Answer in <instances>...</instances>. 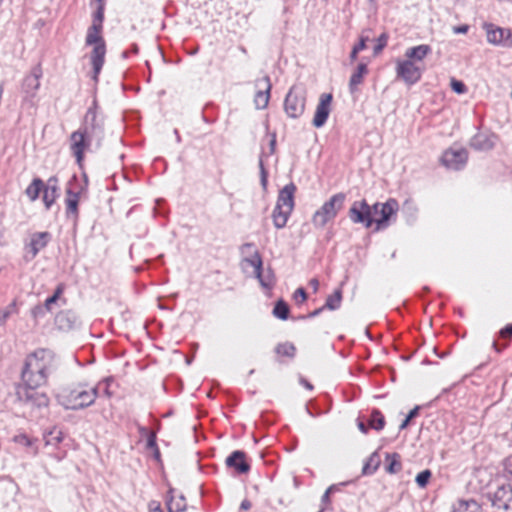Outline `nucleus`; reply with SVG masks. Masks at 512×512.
I'll return each instance as SVG.
<instances>
[{"mask_svg": "<svg viewBox=\"0 0 512 512\" xmlns=\"http://www.w3.org/2000/svg\"><path fill=\"white\" fill-rule=\"evenodd\" d=\"M399 204L390 198L386 202H376L370 206L366 200L355 201L349 209V218L355 224H363L366 228L376 225V230H382L395 220Z\"/></svg>", "mask_w": 512, "mask_h": 512, "instance_id": "1", "label": "nucleus"}, {"mask_svg": "<svg viewBox=\"0 0 512 512\" xmlns=\"http://www.w3.org/2000/svg\"><path fill=\"white\" fill-rule=\"evenodd\" d=\"M431 53V47L426 44L410 47L405 51V59H396L395 72L397 78L408 85L417 83L425 71L423 60Z\"/></svg>", "mask_w": 512, "mask_h": 512, "instance_id": "2", "label": "nucleus"}, {"mask_svg": "<svg viewBox=\"0 0 512 512\" xmlns=\"http://www.w3.org/2000/svg\"><path fill=\"white\" fill-rule=\"evenodd\" d=\"M104 7L105 4H98L97 9L93 15L92 25L88 28L85 44L87 46H93L90 53V63L93 69V80H98L102 67L105 62L106 55V44L102 37V23L104 20Z\"/></svg>", "mask_w": 512, "mask_h": 512, "instance_id": "3", "label": "nucleus"}, {"mask_svg": "<svg viewBox=\"0 0 512 512\" xmlns=\"http://www.w3.org/2000/svg\"><path fill=\"white\" fill-rule=\"evenodd\" d=\"M98 396L99 387L76 383L63 389L58 395V400L66 409L80 410L93 405Z\"/></svg>", "mask_w": 512, "mask_h": 512, "instance_id": "4", "label": "nucleus"}, {"mask_svg": "<svg viewBox=\"0 0 512 512\" xmlns=\"http://www.w3.org/2000/svg\"><path fill=\"white\" fill-rule=\"evenodd\" d=\"M97 108V102L94 100L77 131L95 142L96 147H100L104 138V119L98 114Z\"/></svg>", "mask_w": 512, "mask_h": 512, "instance_id": "5", "label": "nucleus"}, {"mask_svg": "<svg viewBox=\"0 0 512 512\" xmlns=\"http://www.w3.org/2000/svg\"><path fill=\"white\" fill-rule=\"evenodd\" d=\"M346 195L337 193L326 201L313 215L312 223L315 227L322 228L327 222L334 219L342 209Z\"/></svg>", "mask_w": 512, "mask_h": 512, "instance_id": "6", "label": "nucleus"}, {"mask_svg": "<svg viewBox=\"0 0 512 512\" xmlns=\"http://www.w3.org/2000/svg\"><path fill=\"white\" fill-rule=\"evenodd\" d=\"M42 77V70L40 66L32 68L22 83V103L23 108H34L37 104V92L40 88V78Z\"/></svg>", "mask_w": 512, "mask_h": 512, "instance_id": "7", "label": "nucleus"}, {"mask_svg": "<svg viewBox=\"0 0 512 512\" xmlns=\"http://www.w3.org/2000/svg\"><path fill=\"white\" fill-rule=\"evenodd\" d=\"M306 90L302 86L294 85L290 88L284 101V110L288 117L296 119L305 110Z\"/></svg>", "mask_w": 512, "mask_h": 512, "instance_id": "8", "label": "nucleus"}, {"mask_svg": "<svg viewBox=\"0 0 512 512\" xmlns=\"http://www.w3.org/2000/svg\"><path fill=\"white\" fill-rule=\"evenodd\" d=\"M54 361V354L47 349H38L34 353L28 355L25 364L29 369H35L42 374L49 376Z\"/></svg>", "mask_w": 512, "mask_h": 512, "instance_id": "9", "label": "nucleus"}, {"mask_svg": "<svg viewBox=\"0 0 512 512\" xmlns=\"http://www.w3.org/2000/svg\"><path fill=\"white\" fill-rule=\"evenodd\" d=\"M93 144H95V142L77 130L70 135L69 148L71 154L75 157L76 162L80 167L83 164L85 152L89 151Z\"/></svg>", "mask_w": 512, "mask_h": 512, "instance_id": "10", "label": "nucleus"}, {"mask_svg": "<svg viewBox=\"0 0 512 512\" xmlns=\"http://www.w3.org/2000/svg\"><path fill=\"white\" fill-rule=\"evenodd\" d=\"M38 388L39 387L19 385L16 390V395L22 402L29 403L37 407H46L49 404V398L45 393L37 391Z\"/></svg>", "mask_w": 512, "mask_h": 512, "instance_id": "11", "label": "nucleus"}, {"mask_svg": "<svg viewBox=\"0 0 512 512\" xmlns=\"http://www.w3.org/2000/svg\"><path fill=\"white\" fill-rule=\"evenodd\" d=\"M249 267L252 269L251 273L259 280L263 287L269 288L273 285L272 275L270 273L263 274L262 272V259L257 251L251 257L243 260V269L248 271Z\"/></svg>", "mask_w": 512, "mask_h": 512, "instance_id": "12", "label": "nucleus"}, {"mask_svg": "<svg viewBox=\"0 0 512 512\" xmlns=\"http://www.w3.org/2000/svg\"><path fill=\"white\" fill-rule=\"evenodd\" d=\"M468 159V152L464 148H449L442 157L441 161L445 167L452 170L462 169Z\"/></svg>", "mask_w": 512, "mask_h": 512, "instance_id": "13", "label": "nucleus"}, {"mask_svg": "<svg viewBox=\"0 0 512 512\" xmlns=\"http://www.w3.org/2000/svg\"><path fill=\"white\" fill-rule=\"evenodd\" d=\"M494 512H512V488L500 487L492 497Z\"/></svg>", "mask_w": 512, "mask_h": 512, "instance_id": "14", "label": "nucleus"}, {"mask_svg": "<svg viewBox=\"0 0 512 512\" xmlns=\"http://www.w3.org/2000/svg\"><path fill=\"white\" fill-rule=\"evenodd\" d=\"M331 103H332V94H329V93L321 94L319 103L317 104L314 118L312 121L313 125L316 128H320L326 123V121L329 117V114L331 112Z\"/></svg>", "mask_w": 512, "mask_h": 512, "instance_id": "15", "label": "nucleus"}, {"mask_svg": "<svg viewBox=\"0 0 512 512\" xmlns=\"http://www.w3.org/2000/svg\"><path fill=\"white\" fill-rule=\"evenodd\" d=\"M487 41L494 45L512 46V33L509 29L495 27L493 24L485 26Z\"/></svg>", "mask_w": 512, "mask_h": 512, "instance_id": "16", "label": "nucleus"}, {"mask_svg": "<svg viewBox=\"0 0 512 512\" xmlns=\"http://www.w3.org/2000/svg\"><path fill=\"white\" fill-rule=\"evenodd\" d=\"M258 91L254 97V103L257 109H264L267 107L270 99L271 82L269 76H264L256 81Z\"/></svg>", "mask_w": 512, "mask_h": 512, "instance_id": "17", "label": "nucleus"}, {"mask_svg": "<svg viewBox=\"0 0 512 512\" xmlns=\"http://www.w3.org/2000/svg\"><path fill=\"white\" fill-rule=\"evenodd\" d=\"M50 239L51 236L48 232H37L32 234L28 244V252L25 256L27 260L34 259L37 254L47 246Z\"/></svg>", "mask_w": 512, "mask_h": 512, "instance_id": "18", "label": "nucleus"}, {"mask_svg": "<svg viewBox=\"0 0 512 512\" xmlns=\"http://www.w3.org/2000/svg\"><path fill=\"white\" fill-rule=\"evenodd\" d=\"M22 383L20 385H27L28 387H42L47 383L48 377L35 369H29L25 364L22 371Z\"/></svg>", "mask_w": 512, "mask_h": 512, "instance_id": "19", "label": "nucleus"}, {"mask_svg": "<svg viewBox=\"0 0 512 512\" xmlns=\"http://www.w3.org/2000/svg\"><path fill=\"white\" fill-rule=\"evenodd\" d=\"M77 315L71 310L59 312L55 317V324L59 330L69 331L76 327Z\"/></svg>", "mask_w": 512, "mask_h": 512, "instance_id": "20", "label": "nucleus"}, {"mask_svg": "<svg viewBox=\"0 0 512 512\" xmlns=\"http://www.w3.org/2000/svg\"><path fill=\"white\" fill-rule=\"evenodd\" d=\"M296 186L293 183L285 185L278 194L276 206L283 208L294 209V194Z\"/></svg>", "mask_w": 512, "mask_h": 512, "instance_id": "21", "label": "nucleus"}, {"mask_svg": "<svg viewBox=\"0 0 512 512\" xmlns=\"http://www.w3.org/2000/svg\"><path fill=\"white\" fill-rule=\"evenodd\" d=\"M496 136L485 133L476 134L470 141V145L475 150L487 151L495 146Z\"/></svg>", "mask_w": 512, "mask_h": 512, "instance_id": "22", "label": "nucleus"}, {"mask_svg": "<svg viewBox=\"0 0 512 512\" xmlns=\"http://www.w3.org/2000/svg\"><path fill=\"white\" fill-rule=\"evenodd\" d=\"M226 465L235 468L239 473H247L250 469L249 464L245 461V453L242 451H234L226 458Z\"/></svg>", "mask_w": 512, "mask_h": 512, "instance_id": "23", "label": "nucleus"}, {"mask_svg": "<svg viewBox=\"0 0 512 512\" xmlns=\"http://www.w3.org/2000/svg\"><path fill=\"white\" fill-rule=\"evenodd\" d=\"M293 210L276 206L272 212V220L275 228L282 229L286 226L287 221Z\"/></svg>", "mask_w": 512, "mask_h": 512, "instance_id": "24", "label": "nucleus"}, {"mask_svg": "<svg viewBox=\"0 0 512 512\" xmlns=\"http://www.w3.org/2000/svg\"><path fill=\"white\" fill-rule=\"evenodd\" d=\"M80 191L74 192L70 187L66 190V211L67 214H78V203H79Z\"/></svg>", "mask_w": 512, "mask_h": 512, "instance_id": "25", "label": "nucleus"}, {"mask_svg": "<svg viewBox=\"0 0 512 512\" xmlns=\"http://www.w3.org/2000/svg\"><path fill=\"white\" fill-rule=\"evenodd\" d=\"M367 72V65L360 63L357 67V70L350 77L349 88L351 92H354L357 89V86L362 83L363 78Z\"/></svg>", "mask_w": 512, "mask_h": 512, "instance_id": "26", "label": "nucleus"}, {"mask_svg": "<svg viewBox=\"0 0 512 512\" xmlns=\"http://www.w3.org/2000/svg\"><path fill=\"white\" fill-rule=\"evenodd\" d=\"M44 188V182L40 178H35L26 188L25 194L31 201H35Z\"/></svg>", "mask_w": 512, "mask_h": 512, "instance_id": "27", "label": "nucleus"}, {"mask_svg": "<svg viewBox=\"0 0 512 512\" xmlns=\"http://www.w3.org/2000/svg\"><path fill=\"white\" fill-rule=\"evenodd\" d=\"M42 192L45 207L46 209H50V207L53 205V203L58 197V187L44 185Z\"/></svg>", "mask_w": 512, "mask_h": 512, "instance_id": "28", "label": "nucleus"}, {"mask_svg": "<svg viewBox=\"0 0 512 512\" xmlns=\"http://www.w3.org/2000/svg\"><path fill=\"white\" fill-rule=\"evenodd\" d=\"M169 512H184L186 509L185 498L180 495L178 497L171 496L167 502Z\"/></svg>", "mask_w": 512, "mask_h": 512, "instance_id": "29", "label": "nucleus"}, {"mask_svg": "<svg viewBox=\"0 0 512 512\" xmlns=\"http://www.w3.org/2000/svg\"><path fill=\"white\" fill-rule=\"evenodd\" d=\"M385 418L379 410H373L369 418V426L377 431L384 428Z\"/></svg>", "mask_w": 512, "mask_h": 512, "instance_id": "30", "label": "nucleus"}, {"mask_svg": "<svg viewBox=\"0 0 512 512\" xmlns=\"http://www.w3.org/2000/svg\"><path fill=\"white\" fill-rule=\"evenodd\" d=\"M342 300V292L340 289H337L332 295H329L326 299V302L323 308L329 310H336L340 307Z\"/></svg>", "mask_w": 512, "mask_h": 512, "instance_id": "31", "label": "nucleus"}, {"mask_svg": "<svg viewBox=\"0 0 512 512\" xmlns=\"http://www.w3.org/2000/svg\"><path fill=\"white\" fill-rule=\"evenodd\" d=\"M386 459L389 461V464L386 468V471L390 474L398 473L401 468L400 455L397 453L387 454Z\"/></svg>", "mask_w": 512, "mask_h": 512, "instance_id": "32", "label": "nucleus"}, {"mask_svg": "<svg viewBox=\"0 0 512 512\" xmlns=\"http://www.w3.org/2000/svg\"><path fill=\"white\" fill-rule=\"evenodd\" d=\"M273 315L281 320H287L289 316V306L283 300L277 301L273 309Z\"/></svg>", "mask_w": 512, "mask_h": 512, "instance_id": "33", "label": "nucleus"}, {"mask_svg": "<svg viewBox=\"0 0 512 512\" xmlns=\"http://www.w3.org/2000/svg\"><path fill=\"white\" fill-rule=\"evenodd\" d=\"M453 512H480V507L475 501H461Z\"/></svg>", "mask_w": 512, "mask_h": 512, "instance_id": "34", "label": "nucleus"}, {"mask_svg": "<svg viewBox=\"0 0 512 512\" xmlns=\"http://www.w3.org/2000/svg\"><path fill=\"white\" fill-rule=\"evenodd\" d=\"M141 432L147 435L146 447L148 449L154 450L155 457L158 458L160 454L156 444V434L154 432L147 431L145 428H141Z\"/></svg>", "mask_w": 512, "mask_h": 512, "instance_id": "35", "label": "nucleus"}, {"mask_svg": "<svg viewBox=\"0 0 512 512\" xmlns=\"http://www.w3.org/2000/svg\"><path fill=\"white\" fill-rule=\"evenodd\" d=\"M16 302L13 301L8 306L0 310V326H3L7 319L14 313H16Z\"/></svg>", "mask_w": 512, "mask_h": 512, "instance_id": "36", "label": "nucleus"}, {"mask_svg": "<svg viewBox=\"0 0 512 512\" xmlns=\"http://www.w3.org/2000/svg\"><path fill=\"white\" fill-rule=\"evenodd\" d=\"M276 353L283 356L292 357L295 353V347L291 343H282L277 345Z\"/></svg>", "mask_w": 512, "mask_h": 512, "instance_id": "37", "label": "nucleus"}, {"mask_svg": "<svg viewBox=\"0 0 512 512\" xmlns=\"http://www.w3.org/2000/svg\"><path fill=\"white\" fill-rule=\"evenodd\" d=\"M111 382L112 379L108 377L99 381L94 387H99V393L102 392L107 398H110L112 396V393L109 389Z\"/></svg>", "mask_w": 512, "mask_h": 512, "instance_id": "38", "label": "nucleus"}, {"mask_svg": "<svg viewBox=\"0 0 512 512\" xmlns=\"http://www.w3.org/2000/svg\"><path fill=\"white\" fill-rule=\"evenodd\" d=\"M431 471L426 469V470H423L421 471L417 476H416V483L419 487L423 488L427 485V483L429 482V479L431 478Z\"/></svg>", "mask_w": 512, "mask_h": 512, "instance_id": "39", "label": "nucleus"}, {"mask_svg": "<svg viewBox=\"0 0 512 512\" xmlns=\"http://www.w3.org/2000/svg\"><path fill=\"white\" fill-rule=\"evenodd\" d=\"M450 86L451 89L457 94H463L467 91L466 85L462 81L456 80L454 78L451 79Z\"/></svg>", "mask_w": 512, "mask_h": 512, "instance_id": "40", "label": "nucleus"}, {"mask_svg": "<svg viewBox=\"0 0 512 512\" xmlns=\"http://www.w3.org/2000/svg\"><path fill=\"white\" fill-rule=\"evenodd\" d=\"M419 409V406H416L409 412V414L406 416V418L400 425L401 430L405 429L408 426L409 422L418 415Z\"/></svg>", "mask_w": 512, "mask_h": 512, "instance_id": "41", "label": "nucleus"}, {"mask_svg": "<svg viewBox=\"0 0 512 512\" xmlns=\"http://www.w3.org/2000/svg\"><path fill=\"white\" fill-rule=\"evenodd\" d=\"M293 298L298 304H301L307 299V294L305 290L300 287L294 292Z\"/></svg>", "mask_w": 512, "mask_h": 512, "instance_id": "42", "label": "nucleus"}, {"mask_svg": "<svg viewBox=\"0 0 512 512\" xmlns=\"http://www.w3.org/2000/svg\"><path fill=\"white\" fill-rule=\"evenodd\" d=\"M259 167H260V172H261V184L265 188L266 185H267V176H268V174H267L266 169L264 168L262 157H260V160H259Z\"/></svg>", "mask_w": 512, "mask_h": 512, "instance_id": "43", "label": "nucleus"}, {"mask_svg": "<svg viewBox=\"0 0 512 512\" xmlns=\"http://www.w3.org/2000/svg\"><path fill=\"white\" fill-rule=\"evenodd\" d=\"M14 442L25 446H30L32 444V441L25 434L15 436Z\"/></svg>", "mask_w": 512, "mask_h": 512, "instance_id": "44", "label": "nucleus"}, {"mask_svg": "<svg viewBox=\"0 0 512 512\" xmlns=\"http://www.w3.org/2000/svg\"><path fill=\"white\" fill-rule=\"evenodd\" d=\"M386 44H387V36H386V34H382L378 38V44L375 46L374 52L377 54L386 46Z\"/></svg>", "mask_w": 512, "mask_h": 512, "instance_id": "45", "label": "nucleus"}, {"mask_svg": "<svg viewBox=\"0 0 512 512\" xmlns=\"http://www.w3.org/2000/svg\"><path fill=\"white\" fill-rule=\"evenodd\" d=\"M500 336L502 338H510L512 336V324L506 325L501 331Z\"/></svg>", "mask_w": 512, "mask_h": 512, "instance_id": "46", "label": "nucleus"}, {"mask_svg": "<svg viewBox=\"0 0 512 512\" xmlns=\"http://www.w3.org/2000/svg\"><path fill=\"white\" fill-rule=\"evenodd\" d=\"M374 459V455H372L369 459V462H367L364 467H363V473L364 474H372L375 470H376V466L371 468V462L373 461Z\"/></svg>", "mask_w": 512, "mask_h": 512, "instance_id": "47", "label": "nucleus"}, {"mask_svg": "<svg viewBox=\"0 0 512 512\" xmlns=\"http://www.w3.org/2000/svg\"><path fill=\"white\" fill-rule=\"evenodd\" d=\"M469 30V26L468 25H460V26H455L453 27V32L455 34H466Z\"/></svg>", "mask_w": 512, "mask_h": 512, "instance_id": "48", "label": "nucleus"}, {"mask_svg": "<svg viewBox=\"0 0 512 512\" xmlns=\"http://www.w3.org/2000/svg\"><path fill=\"white\" fill-rule=\"evenodd\" d=\"M336 489V486L335 485H331L324 493V495L322 496V501L324 503H327L329 502V499H330V493L333 492L334 490Z\"/></svg>", "mask_w": 512, "mask_h": 512, "instance_id": "49", "label": "nucleus"}, {"mask_svg": "<svg viewBox=\"0 0 512 512\" xmlns=\"http://www.w3.org/2000/svg\"><path fill=\"white\" fill-rule=\"evenodd\" d=\"M367 39L368 38L361 37L359 43L354 46L356 51L360 52V51H362V50H364L366 48V40Z\"/></svg>", "mask_w": 512, "mask_h": 512, "instance_id": "50", "label": "nucleus"}, {"mask_svg": "<svg viewBox=\"0 0 512 512\" xmlns=\"http://www.w3.org/2000/svg\"><path fill=\"white\" fill-rule=\"evenodd\" d=\"M504 465L506 471L512 475V455L505 459Z\"/></svg>", "mask_w": 512, "mask_h": 512, "instance_id": "51", "label": "nucleus"}, {"mask_svg": "<svg viewBox=\"0 0 512 512\" xmlns=\"http://www.w3.org/2000/svg\"><path fill=\"white\" fill-rule=\"evenodd\" d=\"M57 301V296H51L46 299L45 301V307L47 310L51 309V305Z\"/></svg>", "mask_w": 512, "mask_h": 512, "instance_id": "52", "label": "nucleus"}, {"mask_svg": "<svg viewBox=\"0 0 512 512\" xmlns=\"http://www.w3.org/2000/svg\"><path fill=\"white\" fill-rule=\"evenodd\" d=\"M270 152L269 154H273L275 152L276 147V136L273 135L270 142H269Z\"/></svg>", "mask_w": 512, "mask_h": 512, "instance_id": "53", "label": "nucleus"}, {"mask_svg": "<svg viewBox=\"0 0 512 512\" xmlns=\"http://www.w3.org/2000/svg\"><path fill=\"white\" fill-rule=\"evenodd\" d=\"M309 285L313 288L314 292H316L319 288V281L316 278H313L309 281Z\"/></svg>", "mask_w": 512, "mask_h": 512, "instance_id": "54", "label": "nucleus"}, {"mask_svg": "<svg viewBox=\"0 0 512 512\" xmlns=\"http://www.w3.org/2000/svg\"><path fill=\"white\" fill-rule=\"evenodd\" d=\"M46 186L58 187L57 179L55 177L49 178L48 181H47V185Z\"/></svg>", "mask_w": 512, "mask_h": 512, "instance_id": "55", "label": "nucleus"}, {"mask_svg": "<svg viewBox=\"0 0 512 512\" xmlns=\"http://www.w3.org/2000/svg\"><path fill=\"white\" fill-rule=\"evenodd\" d=\"M324 309H325V308L321 307V308H318V309L314 310L313 312H311V313L309 314V317H312V318H313V317L318 316V315H319V314H320Z\"/></svg>", "mask_w": 512, "mask_h": 512, "instance_id": "56", "label": "nucleus"}, {"mask_svg": "<svg viewBox=\"0 0 512 512\" xmlns=\"http://www.w3.org/2000/svg\"><path fill=\"white\" fill-rule=\"evenodd\" d=\"M358 428L363 433H367V431H368L367 426L363 422L358 423Z\"/></svg>", "mask_w": 512, "mask_h": 512, "instance_id": "57", "label": "nucleus"}, {"mask_svg": "<svg viewBox=\"0 0 512 512\" xmlns=\"http://www.w3.org/2000/svg\"><path fill=\"white\" fill-rule=\"evenodd\" d=\"M62 292H63L62 286H58L52 296H57V300H58L60 295L62 294Z\"/></svg>", "mask_w": 512, "mask_h": 512, "instance_id": "58", "label": "nucleus"}, {"mask_svg": "<svg viewBox=\"0 0 512 512\" xmlns=\"http://www.w3.org/2000/svg\"><path fill=\"white\" fill-rule=\"evenodd\" d=\"M358 53H359V52H358V51H356V49L353 47V49H352V51H351V54H350V58H351V60H352V61H354V60L357 58V54H358Z\"/></svg>", "mask_w": 512, "mask_h": 512, "instance_id": "59", "label": "nucleus"}, {"mask_svg": "<svg viewBox=\"0 0 512 512\" xmlns=\"http://www.w3.org/2000/svg\"><path fill=\"white\" fill-rule=\"evenodd\" d=\"M241 508H242V509H244V510L249 509V508H250V502H249V501H246V500H245V501H243V502L241 503Z\"/></svg>", "mask_w": 512, "mask_h": 512, "instance_id": "60", "label": "nucleus"}, {"mask_svg": "<svg viewBox=\"0 0 512 512\" xmlns=\"http://www.w3.org/2000/svg\"><path fill=\"white\" fill-rule=\"evenodd\" d=\"M301 383L309 390L313 388L312 385L305 379H301Z\"/></svg>", "mask_w": 512, "mask_h": 512, "instance_id": "61", "label": "nucleus"}, {"mask_svg": "<svg viewBox=\"0 0 512 512\" xmlns=\"http://www.w3.org/2000/svg\"><path fill=\"white\" fill-rule=\"evenodd\" d=\"M132 51H133L134 53H137V52H138V46H137L136 44H134V45L132 46Z\"/></svg>", "mask_w": 512, "mask_h": 512, "instance_id": "62", "label": "nucleus"}, {"mask_svg": "<svg viewBox=\"0 0 512 512\" xmlns=\"http://www.w3.org/2000/svg\"><path fill=\"white\" fill-rule=\"evenodd\" d=\"M57 441H61L62 440V437H61V432H59V435L56 437Z\"/></svg>", "mask_w": 512, "mask_h": 512, "instance_id": "63", "label": "nucleus"}, {"mask_svg": "<svg viewBox=\"0 0 512 512\" xmlns=\"http://www.w3.org/2000/svg\"><path fill=\"white\" fill-rule=\"evenodd\" d=\"M240 50H241V52L246 53V49H245V47L241 46V47H240Z\"/></svg>", "mask_w": 512, "mask_h": 512, "instance_id": "64", "label": "nucleus"}]
</instances>
